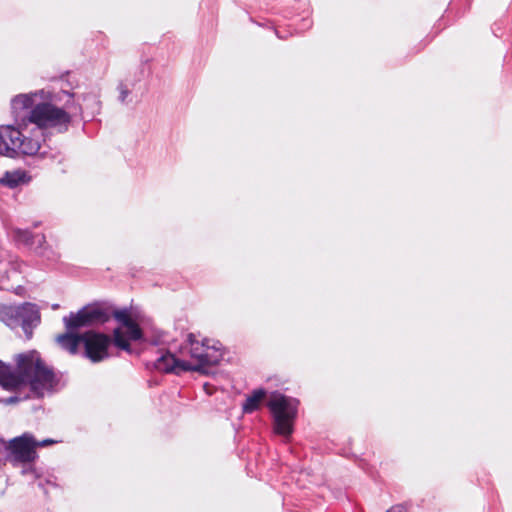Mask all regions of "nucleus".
I'll return each instance as SVG.
<instances>
[{
    "mask_svg": "<svg viewBox=\"0 0 512 512\" xmlns=\"http://www.w3.org/2000/svg\"><path fill=\"white\" fill-rule=\"evenodd\" d=\"M67 95L70 97V98H73L74 94L72 93H67Z\"/></svg>",
    "mask_w": 512,
    "mask_h": 512,
    "instance_id": "4be33fe9",
    "label": "nucleus"
},
{
    "mask_svg": "<svg viewBox=\"0 0 512 512\" xmlns=\"http://www.w3.org/2000/svg\"><path fill=\"white\" fill-rule=\"evenodd\" d=\"M73 331L67 330L66 333L58 335L56 338L59 346L70 354H76L81 343L84 345V333L75 334Z\"/></svg>",
    "mask_w": 512,
    "mask_h": 512,
    "instance_id": "1a4fd4ad",
    "label": "nucleus"
},
{
    "mask_svg": "<svg viewBox=\"0 0 512 512\" xmlns=\"http://www.w3.org/2000/svg\"><path fill=\"white\" fill-rule=\"evenodd\" d=\"M131 85H133V84L128 83L127 81H122L118 85V91H119L118 100L122 104H127L131 101V100H128V96L131 94V88H130Z\"/></svg>",
    "mask_w": 512,
    "mask_h": 512,
    "instance_id": "ddd939ff",
    "label": "nucleus"
},
{
    "mask_svg": "<svg viewBox=\"0 0 512 512\" xmlns=\"http://www.w3.org/2000/svg\"><path fill=\"white\" fill-rule=\"evenodd\" d=\"M112 339L103 333L87 331L84 333L85 356L93 363L101 362L110 355L108 349Z\"/></svg>",
    "mask_w": 512,
    "mask_h": 512,
    "instance_id": "0eeeda50",
    "label": "nucleus"
},
{
    "mask_svg": "<svg viewBox=\"0 0 512 512\" xmlns=\"http://www.w3.org/2000/svg\"><path fill=\"white\" fill-rule=\"evenodd\" d=\"M0 321L11 329L21 327L29 340L33 330L40 324L41 316L38 306L30 302L20 305L0 304Z\"/></svg>",
    "mask_w": 512,
    "mask_h": 512,
    "instance_id": "39448f33",
    "label": "nucleus"
},
{
    "mask_svg": "<svg viewBox=\"0 0 512 512\" xmlns=\"http://www.w3.org/2000/svg\"><path fill=\"white\" fill-rule=\"evenodd\" d=\"M111 317V313L99 305H88L77 313L71 312L63 318L67 330H78L95 324H103Z\"/></svg>",
    "mask_w": 512,
    "mask_h": 512,
    "instance_id": "423d86ee",
    "label": "nucleus"
},
{
    "mask_svg": "<svg viewBox=\"0 0 512 512\" xmlns=\"http://www.w3.org/2000/svg\"><path fill=\"white\" fill-rule=\"evenodd\" d=\"M112 315L124 327H126L127 325H129L133 321L126 309H124V310H115L112 313Z\"/></svg>",
    "mask_w": 512,
    "mask_h": 512,
    "instance_id": "dca6fc26",
    "label": "nucleus"
},
{
    "mask_svg": "<svg viewBox=\"0 0 512 512\" xmlns=\"http://www.w3.org/2000/svg\"><path fill=\"white\" fill-rule=\"evenodd\" d=\"M13 368L0 360V385L6 390H15L28 385L36 397L51 393L58 385L52 368L48 367L36 350L18 354Z\"/></svg>",
    "mask_w": 512,
    "mask_h": 512,
    "instance_id": "f03ea898",
    "label": "nucleus"
},
{
    "mask_svg": "<svg viewBox=\"0 0 512 512\" xmlns=\"http://www.w3.org/2000/svg\"><path fill=\"white\" fill-rule=\"evenodd\" d=\"M113 341L115 346L122 350H129L130 345L128 340L124 337V334L120 328H116L113 333Z\"/></svg>",
    "mask_w": 512,
    "mask_h": 512,
    "instance_id": "4468645a",
    "label": "nucleus"
},
{
    "mask_svg": "<svg viewBox=\"0 0 512 512\" xmlns=\"http://www.w3.org/2000/svg\"><path fill=\"white\" fill-rule=\"evenodd\" d=\"M59 307H60L59 304H53L52 305V309L53 310H57Z\"/></svg>",
    "mask_w": 512,
    "mask_h": 512,
    "instance_id": "412c9836",
    "label": "nucleus"
},
{
    "mask_svg": "<svg viewBox=\"0 0 512 512\" xmlns=\"http://www.w3.org/2000/svg\"><path fill=\"white\" fill-rule=\"evenodd\" d=\"M28 181L27 174L22 170L8 171L0 179V184L9 188H16Z\"/></svg>",
    "mask_w": 512,
    "mask_h": 512,
    "instance_id": "9d476101",
    "label": "nucleus"
},
{
    "mask_svg": "<svg viewBox=\"0 0 512 512\" xmlns=\"http://www.w3.org/2000/svg\"><path fill=\"white\" fill-rule=\"evenodd\" d=\"M265 395L266 392L263 389L253 391V393L246 399L245 403L243 404L244 412L251 413L257 410Z\"/></svg>",
    "mask_w": 512,
    "mask_h": 512,
    "instance_id": "9b49d317",
    "label": "nucleus"
},
{
    "mask_svg": "<svg viewBox=\"0 0 512 512\" xmlns=\"http://www.w3.org/2000/svg\"><path fill=\"white\" fill-rule=\"evenodd\" d=\"M56 443V441L52 440V439H45L41 442H38L37 441V447H45V446H48V445H51V444H54Z\"/></svg>",
    "mask_w": 512,
    "mask_h": 512,
    "instance_id": "6ab92c4d",
    "label": "nucleus"
},
{
    "mask_svg": "<svg viewBox=\"0 0 512 512\" xmlns=\"http://www.w3.org/2000/svg\"><path fill=\"white\" fill-rule=\"evenodd\" d=\"M13 238L16 242L32 246V240H34V235L26 229H14L13 230Z\"/></svg>",
    "mask_w": 512,
    "mask_h": 512,
    "instance_id": "f8f14e48",
    "label": "nucleus"
},
{
    "mask_svg": "<svg viewBox=\"0 0 512 512\" xmlns=\"http://www.w3.org/2000/svg\"><path fill=\"white\" fill-rule=\"evenodd\" d=\"M127 329L128 338L131 340H139L142 337V331L139 325L133 320L129 325L125 327Z\"/></svg>",
    "mask_w": 512,
    "mask_h": 512,
    "instance_id": "2eb2a0df",
    "label": "nucleus"
},
{
    "mask_svg": "<svg viewBox=\"0 0 512 512\" xmlns=\"http://www.w3.org/2000/svg\"><path fill=\"white\" fill-rule=\"evenodd\" d=\"M386 512H405L404 508L400 505L389 508Z\"/></svg>",
    "mask_w": 512,
    "mask_h": 512,
    "instance_id": "aec40b11",
    "label": "nucleus"
},
{
    "mask_svg": "<svg viewBox=\"0 0 512 512\" xmlns=\"http://www.w3.org/2000/svg\"><path fill=\"white\" fill-rule=\"evenodd\" d=\"M34 243H37L36 249L41 248L43 246V244L45 243V236L43 234L34 235V240H32V245Z\"/></svg>",
    "mask_w": 512,
    "mask_h": 512,
    "instance_id": "f3484780",
    "label": "nucleus"
},
{
    "mask_svg": "<svg viewBox=\"0 0 512 512\" xmlns=\"http://www.w3.org/2000/svg\"><path fill=\"white\" fill-rule=\"evenodd\" d=\"M204 388L207 390V393H208V394H211V391H209V390L207 389V385H205V386H204Z\"/></svg>",
    "mask_w": 512,
    "mask_h": 512,
    "instance_id": "5701e85b",
    "label": "nucleus"
},
{
    "mask_svg": "<svg viewBox=\"0 0 512 512\" xmlns=\"http://www.w3.org/2000/svg\"><path fill=\"white\" fill-rule=\"evenodd\" d=\"M3 403L9 405V404H15V403H18L20 401V398L17 397V396H11V397H8L6 399H3L1 400Z\"/></svg>",
    "mask_w": 512,
    "mask_h": 512,
    "instance_id": "a211bd4d",
    "label": "nucleus"
},
{
    "mask_svg": "<svg viewBox=\"0 0 512 512\" xmlns=\"http://www.w3.org/2000/svg\"><path fill=\"white\" fill-rule=\"evenodd\" d=\"M298 400L281 393H273L267 406L273 417V430L277 435L288 439L294 431V422L298 413Z\"/></svg>",
    "mask_w": 512,
    "mask_h": 512,
    "instance_id": "20e7f679",
    "label": "nucleus"
},
{
    "mask_svg": "<svg viewBox=\"0 0 512 512\" xmlns=\"http://www.w3.org/2000/svg\"><path fill=\"white\" fill-rule=\"evenodd\" d=\"M180 353L183 357L189 356L190 360L177 358L174 354L166 351L155 359V368L166 373L179 374L183 371H197L209 374L210 368L217 365L222 359V352L216 344H210L208 339L199 340L193 333L188 334Z\"/></svg>",
    "mask_w": 512,
    "mask_h": 512,
    "instance_id": "7ed1b4c3",
    "label": "nucleus"
},
{
    "mask_svg": "<svg viewBox=\"0 0 512 512\" xmlns=\"http://www.w3.org/2000/svg\"><path fill=\"white\" fill-rule=\"evenodd\" d=\"M65 108L52 103V96L44 89L18 94L11 99L13 125L0 126V154L13 157L20 152L24 155H35L41 149L43 130L52 128L65 132L72 117Z\"/></svg>",
    "mask_w": 512,
    "mask_h": 512,
    "instance_id": "f257e3e1",
    "label": "nucleus"
},
{
    "mask_svg": "<svg viewBox=\"0 0 512 512\" xmlns=\"http://www.w3.org/2000/svg\"><path fill=\"white\" fill-rule=\"evenodd\" d=\"M37 441L33 435L24 433L19 437H15L9 441L7 449L10 450L14 459L21 463H31L37 457L35 449Z\"/></svg>",
    "mask_w": 512,
    "mask_h": 512,
    "instance_id": "6e6552de",
    "label": "nucleus"
}]
</instances>
